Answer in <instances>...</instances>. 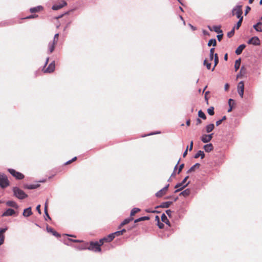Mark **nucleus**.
Listing matches in <instances>:
<instances>
[{
    "mask_svg": "<svg viewBox=\"0 0 262 262\" xmlns=\"http://www.w3.org/2000/svg\"><path fill=\"white\" fill-rule=\"evenodd\" d=\"M188 178L189 176H186L181 182L178 183L175 185L174 188L177 189L174 191V193H177L181 191L189 184L190 181H188L187 183H186V181Z\"/></svg>",
    "mask_w": 262,
    "mask_h": 262,
    "instance_id": "f257e3e1",
    "label": "nucleus"
},
{
    "mask_svg": "<svg viewBox=\"0 0 262 262\" xmlns=\"http://www.w3.org/2000/svg\"><path fill=\"white\" fill-rule=\"evenodd\" d=\"M13 195L18 199L23 200L28 197V195L21 189L17 187H14L12 189Z\"/></svg>",
    "mask_w": 262,
    "mask_h": 262,
    "instance_id": "f03ea898",
    "label": "nucleus"
},
{
    "mask_svg": "<svg viewBox=\"0 0 262 262\" xmlns=\"http://www.w3.org/2000/svg\"><path fill=\"white\" fill-rule=\"evenodd\" d=\"M101 246L99 245L98 242H90V246L88 248V249L94 252H101Z\"/></svg>",
    "mask_w": 262,
    "mask_h": 262,
    "instance_id": "7ed1b4c3",
    "label": "nucleus"
},
{
    "mask_svg": "<svg viewBox=\"0 0 262 262\" xmlns=\"http://www.w3.org/2000/svg\"><path fill=\"white\" fill-rule=\"evenodd\" d=\"M9 185L7 177L3 173H0V186L2 188L7 187Z\"/></svg>",
    "mask_w": 262,
    "mask_h": 262,
    "instance_id": "20e7f679",
    "label": "nucleus"
},
{
    "mask_svg": "<svg viewBox=\"0 0 262 262\" xmlns=\"http://www.w3.org/2000/svg\"><path fill=\"white\" fill-rule=\"evenodd\" d=\"M8 171L9 173L17 180H21L24 178V175L20 172L16 171L12 168H8Z\"/></svg>",
    "mask_w": 262,
    "mask_h": 262,
    "instance_id": "39448f33",
    "label": "nucleus"
},
{
    "mask_svg": "<svg viewBox=\"0 0 262 262\" xmlns=\"http://www.w3.org/2000/svg\"><path fill=\"white\" fill-rule=\"evenodd\" d=\"M55 68V61H53L49 64V65L48 66V67L47 69H43V72L45 73H51L54 71Z\"/></svg>",
    "mask_w": 262,
    "mask_h": 262,
    "instance_id": "423d86ee",
    "label": "nucleus"
},
{
    "mask_svg": "<svg viewBox=\"0 0 262 262\" xmlns=\"http://www.w3.org/2000/svg\"><path fill=\"white\" fill-rule=\"evenodd\" d=\"M213 135V133L209 135L204 134L201 136V140L204 143H208L212 140Z\"/></svg>",
    "mask_w": 262,
    "mask_h": 262,
    "instance_id": "0eeeda50",
    "label": "nucleus"
},
{
    "mask_svg": "<svg viewBox=\"0 0 262 262\" xmlns=\"http://www.w3.org/2000/svg\"><path fill=\"white\" fill-rule=\"evenodd\" d=\"M8 229V227L6 226L5 228H0V246L3 245L5 241L4 233Z\"/></svg>",
    "mask_w": 262,
    "mask_h": 262,
    "instance_id": "6e6552de",
    "label": "nucleus"
},
{
    "mask_svg": "<svg viewBox=\"0 0 262 262\" xmlns=\"http://www.w3.org/2000/svg\"><path fill=\"white\" fill-rule=\"evenodd\" d=\"M169 186V184H167L162 189L158 191L156 194L155 195L157 198H161L165 193V191L167 190L168 187Z\"/></svg>",
    "mask_w": 262,
    "mask_h": 262,
    "instance_id": "1a4fd4ad",
    "label": "nucleus"
},
{
    "mask_svg": "<svg viewBox=\"0 0 262 262\" xmlns=\"http://www.w3.org/2000/svg\"><path fill=\"white\" fill-rule=\"evenodd\" d=\"M67 5V3L65 1H62L61 4L53 5L52 7V9L53 10H58Z\"/></svg>",
    "mask_w": 262,
    "mask_h": 262,
    "instance_id": "9d476101",
    "label": "nucleus"
},
{
    "mask_svg": "<svg viewBox=\"0 0 262 262\" xmlns=\"http://www.w3.org/2000/svg\"><path fill=\"white\" fill-rule=\"evenodd\" d=\"M15 211L12 208L7 209L5 212H4L2 215V216H9L14 215Z\"/></svg>",
    "mask_w": 262,
    "mask_h": 262,
    "instance_id": "9b49d317",
    "label": "nucleus"
},
{
    "mask_svg": "<svg viewBox=\"0 0 262 262\" xmlns=\"http://www.w3.org/2000/svg\"><path fill=\"white\" fill-rule=\"evenodd\" d=\"M46 229L48 232L52 233L54 236L56 237H60V235L57 232L55 231L53 228L49 227V226H47Z\"/></svg>",
    "mask_w": 262,
    "mask_h": 262,
    "instance_id": "f8f14e48",
    "label": "nucleus"
},
{
    "mask_svg": "<svg viewBox=\"0 0 262 262\" xmlns=\"http://www.w3.org/2000/svg\"><path fill=\"white\" fill-rule=\"evenodd\" d=\"M32 211L31 207H29L24 210L23 215L24 217H29L32 214Z\"/></svg>",
    "mask_w": 262,
    "mask_h": 262,
    "instance_id": "ddd939ff",
    "label": "nucleus"
},
{
    "mask_svg": "<svg viewBox=\"0 0 262 262\" xmlns=\"http://www.w3.org/2000/svg\"><path fill=\"white\" fill-rule=\"evenodd\" d=\"M40 186V184H24V188L25 189H35L37 188H38Z\"/></svg>",
    "mask_w": 262,
    "mask_h": 262,
    "instance_id": "4468645a",
    "label": "nucleus"
},
{
    "mask_svg": "<svg viewBox=\"0 0 262 262\" xmlns=\"http://www.w3.org/2000/svg\"><path fill=\"white\" fill-rule=\"evenodd\" d=\"M203 148L206 152H209L213 149V146L212 144L209 143L204 145Z\"/></svg>",
    "mask_w": 262,
    "mask_h": 262,
    "instance_id": "2eb2a0df",
    "label": "nucleus"
},
{
    "mask_svg": "<svg viewBox=\"0 0 262 262\" xmlns=\"http://www.w3.org/2000/svg\"><path fill=\"white\" fill-rule=\"evenodd\" d=\"M245 47L246 45L245 44L239 45L235 50V54L237 55L241 54Z\"/></svg>",
    "mask_w": 262,
    "mask_h": 262,
    "instance_id": "dca6fc26",
    "label": "nucleus"
},
{
    "mask_svg": "<svg viewBox=\"0 0 262 262\" xmlns=\"http://www.w3.org/2000/svg\"><path fill=\"white\" fill-rule=\"evenodd\" d=\"M6 204L9 207H13L16 209H18L19 208V206L17 205V204L13 201H8L6 202Z\"/></svg>",
    "mask_w": 262,
    "mask_h": 262,
    "instance_id": "f3484780",
    "label": "nucleus"
},
{
    "mask_svg": "<svg viewBox=\"0 0 262 262\" xmlns=\"http://www.w3.org/2000/svg\"><path fill=\"white\" fill-rule=\"evenodd\" d=\"M43 9V7L41 6H37L35 7L31 8L30 12L32 13L39 12Z\"/></svg>",
    "mask_w": 262,
    "mask_h": 262,
    "instance_id": "a211bd4d",
    "label": "nucleus"
},
{
    "mask_svg": "<svg viewBox=\"0 0 262 262\" xmlns=\"http://www.w3.org/2000/svg\"><path fill=\"white\" fill-rule=\"evenodd\" d=\"M234 104H235L234 100L231 98H230L228 100L229 108L227 111L228 113L231 112L232 111L233 107Z\"/></svg>",
    "mask_w": 262,
    "mask_h": 262,
    "instance_id": "6ab92c4d",
    "label": "nucleus"
},
{
    "mask_svg": "<svg viewBox=\"0 0 262 262\" xmlns=\"http://www.w3.org/2000/svg\"><path fill=\"white\" fill-rule=\"evenodd\" d=\"M200 164L196 163L194 165H193L192 166H191L187 171V173H190L192 172V171H194L195 169H198L200 167Z\"/></svg>",
    "mask_w": 262,
    "mask_h": 262,
    "instance_id": "aec40b11",
    "label": "nucleus"
},
{
    "mask_svg": "<svg viewBox=\"0 0 262 262\" xmlns=\"http://www.w3.org/2000/svg\"><path fill=\"white\" fill-rule=\"evenodd\" d=\"M201 157V159H203L205 157V154L203 151L202 150H199L194 156V158L195 159H197L199 157Z\"/></svg>",
    "mask_w": 262,
    "mask_h": 262,
    "instance_id": "412c9836",
    "label": "nucleus"
},
{
    "mask_svg": "<svg viewBox=\"0 0 262 262\" xmlns=\"http://www.w3.org/2000/svg\"><path fill=\"white\" fill-rule=\"evenodd\" d=\"M236 8H237L235 15L237 17H239L242 16L243 14V10L242 9V6L241 5H236Z\"/></svg>",
    "mask_w": 262,
    "mask_h": 262,
    "instance_id": "4be33fe9",
    "label": "nucleus"
},
{
    "mask_svg": "<svg viewBox=\"0 0 262 262\" xmlns=\"http://www.w3.org/2000/svg\"><path fill=\"white\" fill-rule=\"evenodd\" d=\"M173 203V202L172 201H167V202H163L160 205V207L161 208H168Z\"/></svg>",
    "mask_w": 262,
    "mask_h": 262,
    "instance_id": "5701e85b",
    "label": "nucleus"
},
{
    "mask_svg": "<svg viewBox=\"0 0 262 262\" xmlns=\"http://www.w3.org/2000/svg\"><path fill=\"white\" fill-rule=\"evenodd\" d=\"M262 25V21H258L256 24L254 25L253 28L257 32H262V29L258 27L259 26Z\"/></svg>",
    "mask_w": 262,
    "mask_h": 262,
    "instance_id": "b1692460",
    "label": "nucleus"
},
{
    "mask_svg": "<svg viewBox=\"0 0 262 262\" xmlns=\"http://www.w3.org/2000/svg\"><path fill=\"white\" fill-rule=\"evenodd\" d=\"M161 220L163 222L165 223L166 225L169 226H170V223L169 220L167 219V216L165 214V213H163L161 215Z\"/></svg>",
    "mask_w": 262,
    "mask_h": 262,
    "instance_id": "393cba45",
    "label": "nucleus"
},
{
    "mask_svg": "<svg viewBox=\"0 0 262 262\" xmlns=\"http://www.w3.org/2000/svg\"><path fill=\"white\" fill-rule=\"evenodd\" d=\"M190 192H191V191L189 189H186L185 190H183V191H182L180 194H179V195L181 196V195H182L184 197H187L188 196V195H190Z\"/></svg>",
    "mask_w": 262,
    "mask_h": 262,
    "instance_id": "a878e982",
    "label": "nucleus"
},
{
    "mask_svg": "<svg viewBox=\"0 0 262 262\" xmlns=\"http://www.w3.org/2000/svg\"><path fill=\"white\" fill-rule=\"evenodd\" d=\"M214 128V125L213 123H210L206 126V132L209 133L212 132Z\"/></svg>",
    "mask_w": 262,
    "mask_h": 262,
    "instance_id": "bb28decb",
    "label": "nucleus"
},
{
    "mask_svg": "<svg viewBox=\"0 0 262 262\" xmlns=\"http://www.w3.org/2000/svg\"><path fill=\"white\" fill-rule=\"evenodd\" d=\"M55 43L50 42L48 44V51L49 53H52L55 49Z\"/></svg>",
    "mask_w": 262,
    "mask_h": 262,
    "instance_id": "cd10ccee",
    "label": "nucleus"
},
{
    "mask_svg": "<svg viewBox=\"0 0 262 262\" xmlns=\"http://www.w3.org/2000/svg\"><path fill=\"white\" fill-rule=\"evenodd\" d=\"M149 219H150L149 217L147 216H142V217H140L138 219L135 220L134 223H137L139 222L144 221H146V220H149Z\"/></svg>",
    "mask_w": 262,
    "mask_h": 262,
    "instance_id": "c85d7f7f",
    "label": "nucleus"
},
{
    "mask_svg": "<svg viewBox=\"0 0 262 262\" xmlns=\"http://www.w3.org/2000/svg\"><path fill=\"white\" fill-rule=\"evenodd\" d=\"M252 38H254V40H252V45L254 46H258L260 43V40L259 38L257 36L252 37Z\"/></svg>",
    "mask_w": 262,
    "mask_h": 262,
    "instance_id": "c756f323",
    "label": "nucleus"
},
{
    "mask_svg": "<svg viewBox=\"0 0 262 262\" xmlns=\"http://www.w3.org/2000/svg\"><path fill=\"white\" fill-rule=\"evenodd\" d=\"M241 63V59L238 58V59L235 60V64H234V68L235 71H237L240 67Z\"/></svg>",
    "mask_w": 262,
    "mask_h": 262,
    "instance_id": "7c9ffc66",
    "label": "nucleus"
},
{
    "mask_svg": "<svg viewBox=\"0 0 262 262\" xmlns=\"http://www.w3.org/2000/svg\"><path fill=\"white\" fill-rule=\"evenodd\" d=\"M207 46L208 47H210L211 46L215 47L216 46V40L215 38L210 39L207 43Z\"/></svg>",
    "mask_w": 262,
    "mask_h": 262,
    "instance_id": "2f4dec72",
    "label": "nucleus"
},
{
    "mask_svg": "<svg viewBox=\"0 0 262 262\" xmlns=\"http://www.w3.org/2000/svg\"><path fill=\"white\" fill-rule=\"evenodd\" d=\"M221 26H213V31H214L215 32L220 34L222 33L223 32L222 30L221 29Z\"/></svg>",
    "mask_w": 262,
    "mask_h": 262,
    "instance_id": "473e14b6",
    "label": "nucleus"
},
{
    "mask_svg": "<svg viewBox=\"0 0 262 262\" xmlns=\"http://www.w3.org/2000/svg\"><path fill=\"white\" fill-rule=\"evenodd\" d=\"M213 59H214V64L213 68L211 70L212 71H214L215 67L217 66V64L219 63V57H218L217 54L215 53L214 54V57L213 58Z\"/></svg>",
    "mask_w": 262,
    "mask_h": 262,
    "instance_id": "72a5a7b5",
    "label": "nucleus"
},
{
    "mask_svg": "<svg viewBox=\"0 0 262 262\" xmlns=\"http://www.w3.org/2000/svg\"><path fill=\"white\" fill-rule=\"evenodd\" d=\"M115 237V235L114 233H111L108 235L107 236H105V238L107 239V242H111L112 241Z\"/></svg>",
    "mask_w": 262,
    "mask_h": 262,
    "instance_id": "f704fd0d",
    "label": "nucleus"
},
{
    "mask_svg": "<svg viewBox=\"0 0 262 262\" xmlns=\"http://www.w3.org/2000/svg\"><path fill=\"white\" fill-rule=\"evenodd\" d=\"M237 91H244V83L243 81L238 82L237 86Z\"/></svg>",
    "mask_w": 262,
    "mask_h": 262,
    "instance_id": "c9c22d12",
    "label": "nucleus"
},
{
    "mask_svg": "<svg viewBox=\"0 0 262 262\" xmlns=\"http://www.w3.org/2000/svg\"><path fill=\"white\" fill-rule=\"evenodd\" d=\"M214 51H215L214 48H212L210 50L209 60L210 61H212L213 59V58L214 57Z\"/></svg>",
    "mask_w": 262,
    "mask_h": 262,
    "instance_id": "e433bc0d",
    "label": "nucleus"
},
{
    "mask_svg": "<svg viewBox=\"0 0 262 262\" xmlns=\"http://www.w3.org/2000/svg\"><path fill=\"white\" fill-rule=\"evenodd\" d=\"M140 211V209L138 208H134L130 211V217L135 215V214L139 212Z\"/></svg>",
    "mask_w": 262,
    "mask_h": 262,
    "instance_id": "4c0bfd02",
    "label": "nucleus"
},
{
    "mask_svg": "<svg viewBox=\"0 0 262 262\" xmlns=\"http://www.w3.org/2000/svg\"><path fill=\"white\" fill-rule=\"evenodd\" d=\"M198 116L200 118H201L204 120L206 119V115L202 110H200L198 112Z\"/></svg>",
    "mask_w": 262,
    "mask_h": 262,
    "instance_id": "58836bf2",
    "label": "nucleus"
},
{
    "mask_svg": "<svg viewBox=\"0 0 262 262\" xmlns=\"http://www.w3.org/2000/svg\"><path fill=\"white\" fill-rule=\"evenodd\" d=\"M126 231V230L125 229H123L121 230L115 232L114 234H115V236H119V235H122Z\"/></svg>",
    "mask_w": 262,
    "mask_h": 262,
    "instance_id": "ea45409f",
    "label": "nucleus"
},
{
    "mask_svg": "<svg viewBox=\"0 0 262 262\" xmlns=\"http://www.w3.org/2000/svg\"><path fill=\"white\" fill-rule=\"evenodd\" d=\"M245 68L243 66L241 67L239 73L237 75V78L243 76L245 74Z\"/></svg>",
    "mask_w": 262,
    "mask_h": 262,
    "instance_id": "a19ab883",
    "label": "nucleus"
},
{
    "mask_svg": "<svg viewBox=\"0 0 262 262\" xmlns=\"http://www.w3.org/2000/svg\"><path fill=\"white\" fill-rule=\"evenodd\" d=\"M203 64L204 66H205L208 70H210L211 69V63L210 62H208L207 61V59H205L204 60Z\"/></svg>",
    "mask_w": 262,
    "mask_h": 262,
    "instance_id": "79ce46f5",
    "label": "nucleus"
},
{
    "mask_svg": "<svg viewBox=\"0 0 262 262\" xmlns=\"http://www.w3.org/2000/svg\"><path fill=\"white\" fill-rule=\"evenodd\" d=\"M207 113L210 116H212L214 114V107L213 106H210L207 109Z\"/></svg>",
    "mask_w": 262,
    "mask_h": 262,
    "instance_id": "37998d69",
    "label": "nucleus"
},
{
    "mask_svg": "<svg viewBox=\"0 0 262 262\" xmlns=\"http://www.w3.org/2000/svg\"><path fill=\"white\" fill-rule=\"evenodd\" d=\"M88 248L85 245H80L76 247V248L79 250H84L88 249Z\"/></svg>",
    "mask_w": 262,
    "mask_h": 262,
    "instance_id": "c03bdc74",
    "label": "nucleus"
},
{
    "mask_svg": "<svg viewBox=\"0 0 262 262\" xmlns=\"http://www.w3.org/2000/svg\"><path fill=\"white\" fill-rule=\"evenodd\" d=\"M226 119V116H224L222 117V118L219 120H217L216 122V126H219L220 125L222 122L225 120Z\"/></svg>",
    "mask_w": 262,
    "mask_h": 262,
    "instance_id": "a18cd8bd",
    "label": "nucleus"
},
{
    "mask_svg": "<svg viewBox=\"0 0 262 262\" xmlns=\"http://www.w3.org/2000/svg\"><path fill=\"white\" fill-rule=\"evenodd\" d=\"M58 36H59V34L58 33L55 34V35H54L53 40L51 42L56 44L57 43V42H58Z\"/></svg>",
    "mask_w": 262,
    "mask_h": 262,
    "instance_id": "49530a36",
    "label": "nucleus"
},
{
    "mask_svg": "<svg viewBox=\"0 0 262 262\" xmlns=\"http://www.w3.org/2000/svg\"><path fill=\"white\" fill-rule=\"evenodd\" d=\"M180 161V159L179 160L178 162H177V164L175 165L174 167V169H173V172L172 173V174H171V177H173L175 176L176 174V172L175 171L176 170V169L178 168V165L179 163V162Z\"/></svg>",
    "mask_w": 262,
    "mask_h": 262,
    "instance_id": "de8ad7c7",
    "label": "nucleus"
},
{
    "mask_svg": "<svg viewBox=\"0 0 262 262\" xmlns=\"http://www.w3.org/2000/svg\"><path fill=\"white\" fill-rule=\"evenodd\" d=\"M234 28H233L230 32H228L227 33V36L229 38L231 37L234 34Z\"/></svg>",
    "mask_w": 262,
    "mask_h": 262,
    "instance_id": "09e8293b",
    "label": "nucleus"
},
{
    "mask_svg": "<svg viewBox=\"0 0 262 262\" xmlns=\"http://www.w3.org/2000/svg\"><path fill=\"white\" fill-rule=\"evenodd\" d=\"M132 220H133V218L132 217H129L125 219L123 222V223L126 225V224H128Z\"/></svg>",
    "mask_w": 262,
    "mask_h": 262,
    "instance_id": "8fccbe9b",
    "label": "nucleus"
},
{
    "mask_svg": "<svg viewBox=\"0 0 262 262\" xmlns=\"http://www.w3.org/2000/svg\"><path fill=\"white\" fill-rule=\"evenodd\" d=\"M98 242L99 243V245L102 246L103 245L104 242H107V239L105 238V237H104L103 238L100 239Z\"/></svg>",
    "mask_w": 262,
    "mask_h": 262,
    "instance_id": "3c124183",
    "label": "nucleus"
},
{
    "mask_svg": "<svg viewBox=\"0 0 262 262\" xmlns=\"http://www.w3.org/2000/svg\"><path fill=\"white\" fill-rule=\"evenodd\" d=\"M184 167V163H182V164L180 165V166L179 167V168H178V171L177 172L178 174H179L182 171V170L183 169Z\"/></svg>",
    "mask_w": 262,
    "mask_h": 262,
    "instance_id": "603ef678",
    "label": "nucleus"
},
{
    "mask_svg": "<svg viewBox=\"0 0 262 262\" xmlns=\"http://www.w3.org/2000/svg\"><path fill=\"white\" fill-rule=\"evenodd\" d=\"M45 219L46 221H47L48 220H51V218L50 217L49 213H48V211H45Z\"/></svg>",
    "mask_w": 262,
    "mask_h": 262,
    "instance_id": "864d4df0",
    "label": "nucleus"
},
{
    "mask_svg": "<svg viewBox=\"0 0 262 262\" xmlns=\"http://www.w3.org/2000/svg\"><path fill=\"white\" fill-rule=\"evenodd\" d=\"M67 241L72 242L74 243H81L82 242V241L79 240V239H73L71 238H68Z\"/></svg>",
    "mask_w": 262,
    "mask_h": 262,
    "instance_id": "5fc2aeb1",
    "label": "nucleus"
},
{
    "mask_svg": "<svg viewBox=\"0 0 262 262\" xmlns=\"http://www.w3.org/2000/svg\"><path fill=\"white\" fill-rule=\"evenodd\" d=\"M241 25L242 23H241L240 21H238L233 28H234V29H238L241 26Z\"/></svg>",
    "mask_w": 262,
    "mask_h": 262,
    "instance_id": "6e6d98bb",
    "label": "nucleus"
},
{
    "mask_svg": "<svg viewBox=\"0 0 262 262\" xmlns=\"http://www.w3.org/2000/svg\"><path fill=\"white\" fill-rule=\"evenodd\" d=\"M157 226L160 229H163L164 227V225L161 223L160 221L157 222Z\"/></svg>",
    "mask_w": 262,
    "mask_h": 262,
    "instance_id": "4d7b16f0",
    "label": "nucleus"
},
{
    "mask_svg": "<svg viewBox=\"0 0 262 262\" xmlns=\"http://www.w3.org/2000/svg\"><path fill=\"white\" fill-rule=\"evenodd\" d=\"M160 132H151L147 135H145L144 136H142L143 137H146V136H151V135H156V134H160Z\"/></svg>",
    "mask_w": 262,
    "mask_h": 262,
    "instance_id": "13d9d810",
    "label": "nucleus"
},
{
    "mask_svg": "<svg viewBox=\"0 0 262 262\" xmlns=\"http://www.w3.org/2000/svg\"><path fill=\"white\" fill-rule=\"evenodd\" d=\"M223 32H222V33H220L219 34H218V35H217V36H216V37H217V40H218L219 41H220L222 40V38H223Z\"/></svg>",
    "mask_w": 262,
    "mask_h": 262,
    "instance_id": "bf43d9fd",
    "label": "nucleus"
},
{
    "mask_svg": "<svg viewBox=\"0 0 262 262\" xmlns=\"http://www.w3.org/2000/svg\"><path fill=\"white\" fill-rule=\"evenodd\" d=\"M165 212H166V213L167 214V215L169 217H171L172 211H171L170 209L166 210Z\"/></svg>",
    "mask_w": 262,
    "mask_h": 262,
    "instance_id": "052dcab7",
    "label": "nucleus"
},
{
    "mask_svg": "<svg viewBox=\"0 0 262 262\" xmlns=\"http://www.w3.org/2000/svg\"><path fill=\"white\" fill-rule=\"evenodd\" d=\"M38 17V15L32 14L26 17V19H31Z\"/></svg>",
    "mask_w": 262,
    "mask_h": 262,
    "instance_id": "680f3d73",
    "label": "nucleus"
},
{
    "mask_svg": "<svg viewBox=\"0 0 262 262\" xmlns=\"http://www.w3.org/2000/svg\"><path fill=\"white\" fill-rule=\"evenodd\" d=\"M251 10V8L247 6L246 8V10L245 11V15H246L249 12V11Z\"/></svg>",
    "mask_w": 262,
    "mask_h": 262,
    "instance_id": "e2e57ef3",
    "label": "nucleus"
},
{
    "mask_svg": "<svg viewBox=\"0 0 262 262\" xmlns=\"http://www.w3.org/2000/svg\"><path fill=\"white\" fill-rule=\"evenodd\" d=\"M238 94L240 96V97L243 98L244 97V91H237Z\"/></svg>",
    "mask_w": 262,
    "mask_h": 262,
    "instance_id": "0e129e2a",
    "label": "nucleus"
},
{
    "mask_svg": "<svg viewBox=\"0 0 262 262\" xmlns=\"http://www.w3.org/2000/svg\"><path fill=\"white\" fill-rule=\"evenodd\" d=\"M36 210L37 211V212H38L39 214H41V210H40V205H38L36 206Z\"/></svg>",
    "mask_w": 262,
    "mask_h": 262,
    "instance_id": "69168bd1",
    "label": "nucleus"
},
{
    "mask_svg": "<svg viewBox=\"0 0 262 262\" xmlns=\"http://www.w3.org/2000/svg\"><path fill=\"white\" fill-rule=\"evenodd\" d=\"M75 10V9H71V10H69V11H67V12H64V15H69V14H70V13L71 12L74 11Z\"/></svg>",
    "mask_w": 262,
    "mask_h": 262,
    "instance_id": "338daca9",
    "label": "nucleus"
},
{
    "mask_svg": "<svg viewBox=\"0 0 262 262\" xmlns=\"http://www.w3.org/2000/svg\"><path fill=\"white\" fill-rule=\"evenodd\" d=\"M237 8H236V6L232 9V15H235L236 11L237 10Z\"/></svg>",
    "mask_w": 262,
    "mask_h": 262,
    "instance_id": "774afa93",
    "label": "nucleus"
}]
</instances>
